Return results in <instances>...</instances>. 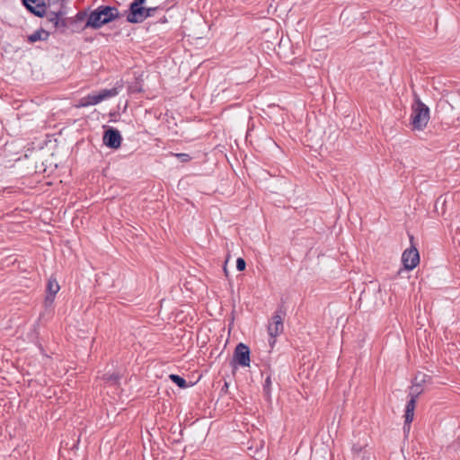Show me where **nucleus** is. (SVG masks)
I'll return each instance as SVG.
<instances>
[{
    "label": "nucleus",
    "instance_id": "393cba45",
    "mask_svg": "<svg viewBox=\"0 0 460 460\" xmlns=\"http://www.w3.org/2000/svg\"><path fill=\"white\" fill-rule=\"evenodd\" d=\"M128 91H129L130 93H142V92H143V89H142V87L138 84V83H136V84H132V85H130V86L128 87Z\"/></svg>",
    "mask_w": 460,
    "mask_h": 460
},
{
    "label": "nucleus",
    "instance_id": "0eeeda50",
    "mask_svg": "<svg viewBox=\"0 0 460 460\" xmlns=\"http://www.w3.org/2000/svg\"><path fill=\"white\" fill-rule=\"evenodd\" d=\"M103 144L111 149H118L122 141L119 131L112 127L105 128L102 136Z\"/></svg>",
    "mask_w": 460,
    "mask_h": 460
},
{
    "label": "nucleus",
    "instance_id": "5701e85b",
    "mask_svg": "<svg viewBox=\"0 0 460 460\" xmlns=\"http://www.w3.org/2000/svg\"><path fill=\"white\" fill-rule=\"evenodd\" d=\"M146 0H134L130 3L128 9H133L136 7L142 6L146 4Z\"/></svg>",
    "mask_w": 460,
    "mask_h": 460
},
{
    "label": "nucleus",
    "instance_id": "b1692460",
    "mask_svg": "<svg viewBox=\"0 0 460 460\" xmlns=\"http://www.w3.org/2000/svg\"><path fill=\"white\" fill-rule=\"evenodd\" d=\"M48 21L53 24L54 28H58V13H52Z\"/></svg>",
    "mask_w": 460,
    "mask_h": 460
},
{
    "label": "nucleus",
    "instance_id": "7ed1b4c3",
    "mask_svg": "<svg viewBox=\"0 0 460 460\" xmlns=\"http://www.w3.org/2000/svg\"><path fill=\"white\" fill-rule=\"evenodd\" d=\"M429 120V108L418 96H415L411 114V123L414 129L422 130Z\"/></svg>",
    "mask_w": 460,
    "mask_h": 460
},
{
    "label": "nucleus",
    "instance_id": "bb28decb",
    "mask_svg": "<svg viewBox=\"0 0 460 460\" xmlns=\"http://www.w3.org/2000/svg\"><path fill=\"white\" fill-rule=\"evenodd\" d=\"M363 448H364L363 445L357 443L352 446L351 450L354 455H359L362 452Z\"/></svg>",
    "mask_w": 460,
    "mask_h": 460
},
{
    "label": "nucleus",
    "instance_id": "a878e982",
    "mask_svg": "<svg viewBox=\"0 0 460 460\" xmlns=\"http://www.w3.org/2000/svg\"><path fill=\"white\" fill-rule=\"evenodd\" d=\"M416 402H417V398L411 397L410 400L407 402L406 409H411V410L414 411L415 407H416Z\"/></svg>",
    "mask_w": 460,
    "mask_h": 460
},
{
    "label": "nucleus",
    "instance_id": "f03ea898",
    "mask_svg": "<svg viewBox=\"0 0 460 460\" xmlns=\"http://www.w3.org/2000/svg\"><path fill=\"white\" fill-rule=\"evenodd\" d=\"M68 12L59 9V32L60 33H79L89 28L86 26L87 11H79L73 17H66Z\"/></svg>",
    "mask_w": 460,
    "mask_h": 460
},
{
    "label": "nucleus",
    "instance_id": "f257e3e1",
    "mask_svg": "<svg viewBox=\"0 0 460 460\" xmlns=\"http://www.w3.org/2000/svg\"><path fill=\"white\" fill-rule=\"evenodd\" d=\"M120 17L118 8L111 5H100L89 14L87 13L86 26L97 30Z\"/></svg>",
    "mask_w": 460,
    "mask_h": 460
},
{
    "label": "nucleus",
    "instance_id": "6e6552de",
    "mask_svg": "<svg viewBox=\"0 0 460 460\" xmlns=\"http://www.w3.org/2000/svg\"><path fill=\"white\" fill-rule=\"evenodd\" d=\"M28 11L38 17H42L47 13V4L44 0H22Z\"/></svg>",
    "mask_w": 460,
    "mask_h": 460
},
{
    "label": "nucleus",
    "instance_id": "cd10ccee",
    "mask_svg": "<svg viewBox=\"0 0 460 460\" xmlns=\"http://www.w3.org/2000/svg\"><path fill=\"white\" fill-rule=\"evenodd\" d=\"M228 388H229V384L227 382H225L224 385L222 386V388L220 390V394L223 395V394H228Z\"/></svg>",
    "mask_w": 460,
    "mask_h": 460
},
{
    "label": "nucleus",
    "instance_id": "412c9836",
    "mask_svg": "<svg viewBox=\"0 0 460 460\" xmlns=\"http://www.w3.org/2000/svg\"><path fill=\"white\" fill-rule=\"evenodd\" d=\"M181 162L187 163L191 160V156L189 154L185 153H179V154H173Z\"/></svg>",
    "mask_w": 460,
    "mask_h": 460
},
{
    "label": "nucleus",
    "instance_id": "2eb2a0df",
    "mask_svg": "<svg viewBox=\"0 0 460 460\" xmlns=\"http://www.w3.org/2000/svg\"><path fill=\"white\" fill-rule=\"evenodd\" d=\"M286 315V309L284 308V305H279L277 310L275 311L273 316H272V322L279 323H283V317Z\"/></svg>",
    "mask_w": 460,
    "mask_h": 460
},
{
    "label": "nucleus",
    "instance_id": "4468645a",
    "mask_svg": "<svg viewBox=\"0 0 460 460\" xmlns=\"http://www.w3.org/2000/svg\"><path fill=\"white\" fill-rule=\"evenodd\" d=\"M170 380L180 388H187L189 386L187 381L179 375L171 374L169 376Z\"/></svg>",
    "mask_w": 460,
    "mask_h": 460
},
{
    "label": "nucleus",
    "instance_id": "f3484780",
    "mask_svg": "<svg viewBox=\"0 0 460 460\" xmlns=\"http://www.w3.org/2000/svg\"><path fill=\"white\" fill-rule=\"evenodd\" d=\"M413 417H414V411L411 410V409H405V414H404V425H403V429L404 431L409 430L410 429V425L413 420Z\"/></svg>",
    "mask_w": 460,
    "mask_h": 460
},
{
    "label": "nucleus",
    "instance_id": "c756f323",
    "mask_svg": "<svg viewBox=\"0 0 460 460\" xmlns=\"http://www.w3.org/2000/svg\"><path fill=\"white\" fill-rule=\"evenodd\" d=\"M362 460H370V457H369V456H367L364 454L363 456H362Z\"/></svg>",
    "mask_w": 460,
    "mask_h": 460
},
{
    "label": "nucleus",
    "instance_id": "9d476101",
    "mask_svg": "<svg viewBox=\"0 0 460 460\" xmlns=\"http://www.w3.org/2000/svg\"><path fill=\"white\" fill-rule=\"evenodd\" d=\"M101 102V99L97 93L88 94L79 101L77 107H87L89 105H95Z\"/></svg>",
    "mask_w": 460,
    "mask_h": 460
},
{
    "label": "nucleus",
    "instance_id": "9b49d317",
    "mask_svg": "<svg viewBox=\"0 0 460 460\" xmlns=\"http://www.w3.org/2000/svg\"><path fill=\"white\" fill-rule=\"evenodd\" d=\"M49 36V33L47 31L40 29L34 31L32 34L29 35L28 41L31 43H34L39 40H47Z\"/></svg>",
    "mask_w": 460,
    "mask_h": 460
},
{
    "label": "nucleus",
    "instance_id": "6ab92c4d",
    "mask_svg": "<svg viewBox=\"0 0 460 460\" xmlns=\"http://www.w3.org/2000/svg\"><path fill=\"white\" fill-rule=\"evenodd\" d=\"M431 377L421 372H418L413 379V382L422 386L427 381H429Z\"/></svg>",
    "mask_w": 460,
    "mask_h": 460
},
{
    "label": "nucleus",
    "instance_id": "a211bd4d",
    "mask_svg": "<svg viewBox=\"0 0 460 460\" xmlns=\"http://www.w3.org/2000/svg\"><path fill=\"white\" fill-rule=\"evenodd\" d=\"M263 393L267 401H270V394H271V379L270 376H268L263 384Z\"/></svg>",
    "mask_w": 460,
    "mask_h": 460
},
{
    "label": "nucleus",
    "instance_id": "aec40b11",
    "mask_svg": "<svg viewBox=\"0 0 460 460\" xmlns=\"http://www.w3.org/2000/svg\"><path fill=\"white\" fill-rule=\"evenodd\" d=\"M423 393V388L421 385L412 382V385L411 386L410 397H415L418 399L419 395Z\"/></svg>",
    "mask_w": 460,
    "mask_h": 460
},
{
    "label": "nucleus",
    "instance_id": "39448f33",
    "mask_svg": "<svg viewBox=\"0 0 460 460\" xmlns=\"http://www.w3.org/2000/svg\"><path fill=\"white\" fill-rule=\"evenodd\" d=\"M230 364L233 367V368H236L237 367H250L251 349L249 346L243 342L238 343L234 348L233 358Z\"/></svg>",
    "mask_w": 460,
    "mask_h": 460
},
{
    "label": "nucleus",
    "instance_id": "7c9ffc66",
    "mask_svg": "<svg viewBox=\"0 0 460 460\" xmlns=\"http://www.w3.org/2000/svg\"><path fill=\"white\" fill-rule=\"evenodd\" d=\"M224 272H225L226 276L227 277L228 276V271H227V269H226V266L224 267Z\"/></svg>",
    "mask_w": 460,
    "mask_h": 460
},
{
    "label": "nucleus",
    "instance_id": "dca6fc26",
    "mask_svg": "<svg viewBox=\"0 0 460 460\" xmlns=\"http://www.w3.org/2000/svg\"><path fill=\"white\" fill-rule=\"evenodd\" d=\"M121 376L119 373H106L102 376V379L106 382H110L112 385H118Z\"/></svg>",
    "mask_w": 460,
    "mask_h": 460
},
{
    "label": "nucleus",
    "instance_id": "4be33fe9",
    "mask_svg": "<svg viewBox=\"0 0 460 460\" xmlns=\"http://www.w3.org/2000/svg\"><path fill=\"white\" fill-rule=\"evenodd\" d=\"M246 268V262L243 258H238L236 260V269L238 271H243Z\"/></svg>",
    "mask_w": 460,
    "mask_h": 460
},
{
    "label": "nucleus",
    "instance_id": "c85d7f7f",
    "mask_svg": "<svg viewBox=\"0 0 460 460\" xmlns=\"http://www.w3.org/2000/svg\"><path fill=\"white\" fill-rule=\"evenodd\" d=\"M59 9H61V10H64V11H66V12H67V7H66V2H60V4H59Z\"/></svg>",
    "mask_w": 460,
    "mask_h": 460
},
{
    "label": "nucleus",
    "instance_id": "ddd939ff",
    "mask_svg": "<svg viewBox=\"0 0 460 460\" xmlns=\"http://www.w3.org/2000/svg\"><path fill=\"white\" fill-rule=\"evenodd\" d=\"M119 92L116 87H113L111 89H102L99 93H97L99 99H101V102H102L105 99L114 97L118 95Z\"/></svg>",
    "mask_w": 460,
    "mask_h": 460
},
{
    "label": "nucleus",
    "instance_id": "423d86ee",
    "mask_svg": "<svg viewBox=\"0 0 460 460\" xmlns=\"http://www.w3.org/2000/svg\"><path fill=\"white\" fill-rule=\"evenodd\" d=\"M409 237L411 242V247L406 249L402 252V262L403 264L404 269L411 270L420 263V253L413 243V235L409 234Z\"/></svg>",
    "mask_w": 460,
    "mask_h": 460
},
{
    "label": "nucleus",
    "instance_id": "2f4dec72",
    "mask_svg": "<svg viewBox=\"0 0 460 460\" xmlns=\"http://www.w3.org/2000/svg\"><path fill=\"white\" fill-rule=\"evenodd\" d=\"M66 0H59V2H66Z\"/></svg>",
    "mask_w": 460,
    "mask_h": 460
},
{
    "label": "nucleus",
    "instance_id": "f8f14e48",
    "mask_svg": "<svg viewBox=\"0 0 460 460\" xmlns=\"http://www.w3.org/2000/svg\"><path fill=\"white\" fill-rule=\"evenodd\" d=\"M284 329V323H270L268 326V332L270 338H276L278 335H279Z\"/></svg>",
    "mask_w": 460,
    "mask_h": 460
},
{
    "label": "nucleus",
    "instance_id": "1a4fd4ad",
    "mask_svg": "<svg viewBox=\"0 0 460 460\" xmlns=\"http://www.w3.org/2000/svg\"><path fill=\"white\" fill-rule=\"evenodd\" d=\"M47 296L45 299V307L48 309L49 307H51L53 305V303L55 301L56 294L58 293V282L54 277H51L49 279L48 285H47Z\"/></svg>",
    "mask_w": 460,
    "mask_h": 460
},
{
    "label": "nucleus",
    "instance_id": "20e7f679",
    "mask_svg": "<svg viewBox=\"0 0 460 460\" xmlns=\"http://www.w3.org/2000/svg\"><path fill=\"white\" fill-rule=\"evenodd\" d=\"M155 7H145L144 5L125 11L127 22L129 23H141L148 17L155 15V12L159 9Z\"/></svg>",
    "mask_w": 460,
    "mask_h": 460
}]
</instances>
